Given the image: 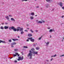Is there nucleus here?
<instances>
[{
	"label": "nucleus",
	"mask_w": 64,
	"mask_h": 64,
	"mask_svg": "<svg viewBox=\"0 0 64 64\" xmlns=\"http://www.w3.org/2000/svg\"><path fill=\"white\" fill-rule=\"evenodd\" d=\"M32 52L31 50H30V53L27 56L28 57H30V59H32Z\"/></svg>",
	"instance_id": "obj_1"
},
{
	"label": "nucleus",
	"mask_w": 64,
	"mask_h": 64,
	"mask_svg": "<svg viewBox=\"0 0 64 64\" xmlns=\"http://www.w3.org/2000/svg\"><path fill=\"white\" fill-rule=\"evenodd\" d=\"M17 28H16V29L17 31H21L23 30V28H21L20 27H18Z\"/></svg>",
	"instance_id": "obj_2"
},
{
	"label": "nucleus",
	"mask_w": 64,
	"mask_h": 64,
	"mask_svg": "<svg viewBox=\"0 0 64 64\" xmlns=\"http://www.w3.org/2000/svg\"><path fill=\"white\" fill-rule=\"evenodd\" d=\"M23 59H24V58L23 56H22V57H18V61L22 60H23Z\"/></svg>",
	"instance_id": "obj_3"
},
{
	"label": "nucleus",
	"mask_w": 64,
	"mask_h": 64,
	"mask_svg": "<svg viewBox=\"0 0 64 64\" xmlns=\"http://www.w3.org/2000/svg\"><path fill=\"white\" fill-rule=\"evenodd\" d=\"M1 43H6V42L5 41H3L0 40V44Z\"/></svg>",
	"instance_id": "obj_4"
},
{
	"label": "nucleus",
	"mask_w": 64,
	"mask_h": 64,
	"mask_svg": "<svg viewBox=\"0 0 64 64\" xmlns=\"http://www.w3.org/2000/svg\"><path fill=\"white\" fill-rule=\"evenodd\" d=\"M32 52L33 54H36V55H38V52H35V51H34Z\"/></svg>",
	"instance_id": "obj_5"
},
{
	"label": "nucleus",
	"mask_w": 64,
	"mask_h": 64,
	"mask_svg": "<svg viewBox=\"0 0 64 64\" xmlns=\"http://www.w3.org/2000/svg\"><path fill=\"white\" fill-rule=\"evenodd\" d=\"M59 5H60V7H62L63 6V4H62V2H60L59 4Z\"/></svg>",
	"instance_id": "obj_6"
},
{
	"label": "nucleus",
	"mask_w": 64,
	"mask_h": 64,
	"mask_svg": "<svg viewBox=\"0 0 64 64\" xmlns=\"http://www.w3.org/2000/svg\"><path fill=\"white\" fill-rule=\"evenodd\" d=\"M4 29H8L9 28V27L8 26H5L4 27Z\"/></svg>",
	"instance_id": "obj_7"
},
{
	"label": "nucleus",
	"mask_w": 64,
	"mask_h": 64,
	"mask_svg": "<svg viewBox=\"0 0 64 64\" xmlns=\"http://www.w3.org/2000/svg\"><path fill=\"white\" fill-rule=\"evenodd\" d=\"M30 15H32V16H34V13L32 12L30 14H29Z\"/></svg>",
	"instance_id": "obj_8"
},
{
	"label": "nucleus",
	"mask_w": 64,
	"mask_h": 64,
	"mask_svg": "<svg viewBox=\"0 0 64 64\" xmlns=\"http://www.w3.org/2000/svg\"><path fill=\"white\" fill-rule=\"evenodd\" d=\"M14 26H12L10 27H9V29H10V30H11L12 29H14Z\"/></svg>",
	"instance_id": "obj_9"
},
{
	"label": "nucleus",
	"mask_w": 64,
	"mask_h": 64,
	"mask_svg": "<svg viewBox=\"0 0 64 64\" xmlns=\"http://www.w3.org/2000/svg\"><path fill=\"white\" fill-rule=\"evenodd\" d=\"M53 31H54V29H50L49 31V32H50V33L52 32H53Z\"/></svg>",
	"instance_id": "obj_10"
},
{
	"label": "nucleus",
	"mask_w": 64,
	"mask_h": 64,
	"mask_svg": "<svg viewBox=\"0 0 64 64\" xmlns=\"http://www.w3.org/2000/svg\"><path fill=\"white\" fill-rule=\"evenodd\" d=\"M12 30H13V31H16L17 30V29H16V28H15L14 27V29H13Z\"/></svg>",
	"instance_id": "obj_11"
},
{
	"label": "nucleus",
	"mask_w": 64,
	"mask_h": 64,
	"mask_svg": "<svg viewBox=\"0 0 64 64\" xmlns=\"http://www.w3.org/2000/svg\"><path fill=\"white\" fill-rule=\"evenodd\" d=\"M5 18H6L8 20H9V16H6L5 17Z\"/></svg>",
	"instance_id": "obj_12"
},
{
	"label": "nucleus",
	"mask_w": 64,
	"mask_h": 64,
	"mask_svg": "<svg viewBox=\"0 0 64 64\" xmlns=\"http://www.w3.org/2000/svg\"><path fill=\"white\" fill-rule=\"evenodd\" d=\"M16 43L15 42H13L11 44V45H15Z\"/></svg>",
	"instance_id": "obj_13"
},
{
	"label": "nucleus",
	"mask_w": 64,
	"mask_h": 64,
	"mask_svg": "<svg viewBox=\"0 0 64 64\" xmlns=\"http://www.w3.org/2000/svg\"><path fill=\"white\" fill-rule=\"evenodd\" d=\"M10 20L12 21H14V22H15V20L13 18H11L10 19Z\"/></svg>",
	"instance_id": "obj_14"
},
{
	"label": "nucleus",
	"mask_w": 64,
	"mask_h": 64,
	"mask_svg": "<svg viewBox=\"0 0 64 64\" xmlns=\"http://www.w3.org/2000/svg\"><path fill=\"white\" fill-rule=\"evenodd\" d=\"M34 40H35L34 39H32V38L31 40H30L32 42H34Z\"/></svg>",
	"instance_id": "obj_15"
},
{
	"label": "nucleus",
	"mask_w": 64,
	"mask_h": 64,
	"mask_svg": "<svg viewBox=\"0 0 64 64\" xmlns=\"http://www.w3.org/2000/svg\"><path fill=\"white\" fill-rule=\"evenodd\" d=\"M28 36L29 37H31L32 36V35L31 34H28Z\"/></svg>",
	"instance_id": "obj_16"
},
{
	"label": "nucleus",
	"mask_w": 64,
	"mask_h": 64,
	"mask_svg": "<svg viewBox=\"0 0 64 64\" xmlns=\"http://www.w3.org/2000/svg\"><path fill=\"white\" fill-rule=\"evenodd\" d=\"M49 43H50V42H45V43L46 44V45L47 46H48V45L49 44Z\"/></svg>",
	"instance_id": "obj_17"
},
{
	"label": "nucleus",
	"mask_w": 64,
	"mask_h": 64,
	"mask_svg": "<svg viewBox=\"0 0 64 64\" xmlns=\"http://www.w3.org/2000/svg\"><path fill=\"white\" fill-rule=\"evenodd\" d=\"M30 19L32 20V19H34V17H33V16H30Z\"/></svg>",
	"instance_id": "obj_18"
},
{
	"label": "nucleus",
	"mask_w": 64,
	"mask_h": 64,
	"mask_svg": "<svg viewBox=\"0 0 64 64\" xmlns=\"http://www.w3.org/2000/svg\"><path fill=\"white\" fill-rule=\"evenodd\" d=\"M13 56L14 58V57H16V56H17V54H13Z\"/></svg>",
	"instance_id": "obj_19"
},
{
	"label": "nucleus",
	"mask_w": 64,
	"mask_h": 64,
	"mask_svg": "<svg viewBox=\"0 0 64 64\" xmlns=\"http://www.w3.org/2000/svg\"><path fill=\"white\" fill-rule=\"evenodd\" d=\"M12 40H13V41H16V40H17V39H14L13 38H12Z\"/></svg>",
	"instance_id": "obj_20"
},
{
	"label": "nucleus",
	"mask_w": 64,
	"mask_h": 64,
	"mask_svg": "<svg viewBox=\"0 0 64 64\" xmlns=\"http://www.w3.org/2000/svg\"><path fill=\"white\" fill-rule=\"evenodd\" d=\"M47 2H49V1H52L53 0H46Z\"/></svg>",
	"instance_id": "obj_21"
},
{
	"label": "nucleus",
	"mask_w": 64,
	"mask_h": 64,
	"mask_svg": "<svg viewBox=\"0 0 64 64\" xmlns=\"http://www.w3.org/2000/svg\"><path fill=\"white\" fill-rule=\"evenodd\" d=\"M36 50H39V49H40V48H39V47H36Z\"/></svg>",
	"instance_id": "obj_22"
},
{
	"label": "nucleus",
	"mask_w": 64,
	"mask_h": 64,
	"mask_svg": "<svg viewBox=\"0 0 64 64\" xmlns=\"http://www.w3.org/2000/svg\"><path fill=\"white\" fill-rule=\"evenodd\" d=\"M56 56H57V55H56V54H55L54 56H52L51 57H56Z\"/></svg>",
	"instance_id": "obj_23"
},
{
	"label": "nucleus",
	"mask_w": 64,
	"mask_h": 64,
	"mask_svg": "<svg viewBox=\"0 0 64 64\" xmlns=\"http://www.w3.org/2000/svg\"><path fill=\"white\" fill-rule=\"evenodd\" d=\"M38 23H42V22L40 21L38 22Z\"/></svg>",
	"instance_id": "obj_24"
},
{
	"label": "nucleus",
	"mask_w": 64,
	"mask_h": 64,
	"mask_svg": "<svg viewBox=\"0 0 64 64\" xmlns=\"http://www.w3.org/2000/svg\"><path fill=\"white\" fill-rule=\"evenodd\" d=\"M46 8H48V7H49V5L48 4H46Z\"/></svg>",
	"instance_id": "obj_25"
},
{
	"label": "nucleus",
	"mask_w": 64,
	"mask_h": 64,
	"mask_svg": "<svg viewBox=\"0 0 64 64\" xmlns=\"http://www.w3.org/2000/svg\"><path fill=\"white\" fill-rule=\"evenodd\" d=\"M16 56L17 55L18 56H19L20 55V54H18V53H16Z\"/></svg>",
	"instance_id": "obj_26"
},
{
	"label": "nucleus",
	"mask_w": 64,
	"mask_h": 64,
	"mask_svg": "<svg viewBox=\"0 0 64 64\" xmlns=\"http://www.w3.org/2000/svg\"><path fill=\"white\" fill-rule=\"evenodd\" d=\"M24 32L23 31H22L21 32V34H24Z\"/></svg>",
	"instance_id": "obj_27"
},
{
	"label": "nucleus",
	"mask_w": 64,
	"mask_h": 64,
	"mask_svg": "<svg viewBox=\"0 0 64 64\" xmlns=\"http://www.w3.org/2000/svg\"><path fill=\"white\" fill-rule=\"evenodd\" d=\"M0 29H4V28L2 26L0 27Z\"/></svg>",
	"instance_id": "obj_28"
},
{
	"label": "nucleus",
	"mask_w": 64,
	"mask_h": 64,
	"mask_svg": "<svg viewBox=\"0 0 64 64\" xmlns=\"http://www.w3.org/2000/svg\"><path fill=\"white\" fill-rule=\"evenodd\" d=\"M29 1V0H22V1Z\"/></svg>",
	"instance_id": "obj_29"
},
{
	"label": "nucleus",
	"mask_w": 64,
	"mask_h": 64,
	"mask_svg": "<svg viewBox=\"0 0 64 64\" xmlns=\"http://www.w3.org/2000/svg\"><path fill=\"white\" fill-rule=\"evenodd\" d=\"M8 42H9L10 43L11 42H12V40H9Z\"/></svg>",
	"instance_id": "obj_30"
},
{
	"label": "nucleus",
	"mask_w": 64,
	"mask_h": 64,
	"mask_svg": "<svg viewBox=\"0 0 64 64\" xmlns=\"http://www.w3.org/2000/svg\"><path fill=\"white\" fill-rule=\"evenodd\" d=\"M31 50H32V51H33V52H34L33 51L34 50V48H32V49H31Z\"/></svg>",
	"instance_id": "obj_31"
},
{
	"label": "nucleus",
	"mask_w": 64,
	"mask_h": 64,
	"mask_svg": "<svg viewBox=\"0 0 64 64\" xmlns=\"http://www.w3.org/2000/svg\"><path fill=\"white\" fill-rule=\"evenodd\" d=\"M24 48H28V47L27 46H23Z\"/></svg>",
	"instance_id": "obj_32"
},
{
	"label": "nucleus",
	"mask_w": 64,
	"mask_h": 64,
	"mask_svg": "<svg viewBox=\"0 0 64 64\" xmlns=\"http://www.w3.org/2000/svg\"><path fill=\"white\" fill-rule=\"evenodd\" d=\"M32 38H28V39H30V40Z\"/></svg>",
	"instance_id": "obj_33"
},
{
	"label": "nucleus",
	"mask_w": 64,
	"mask_h": 64,
	"mask_svg": "<svg viewBox=\"0 0 64 64\" xmlns=\"http://www.w3.org/2000/svg\"><path fill=\"white\" fill-rule=\"evenodd\" d=\"M42 37V36H41V37H40L39 38V40H41V38Z\"/></svg>",
	"instance_id": "obj_34"
},
{
	"label": "nucleus",
	"mask_w": 64,
	"mask_h": 64,
	"mask_svg": "<svg viewBox=\"0 0 64 64\" xmlns=\"http://www.w3.org/2000/svg\"><path fill=\"white\" fill-rule=\"evenodd\" d=\"M11 47L12 48H13L14 47V46L12 45H11Z\"/></svg>",
	"instance_id": "obj_35"
},
{
	"label": "nucleus",
	"mask_w": 64,
	"mask_h": 64,
	"mask_svg": "<svg viewBox=\"0 0 64 64\" xmlns=\"http://www.w3.org/2000/svg\"><path fill=\"white\" fill-rule=\"evenodd\" d=\"M30 31L32 33H33V32H34L32 30H30Z\"/></svg>",
	"instance_id": "obj_36"
},
{
	"label": "nucleus",
	"mask_w": 64,
	"mask_h": 64,
	"mask_svg": "<svg viewBox=\"0 0 64 64\" xmlns=\"http://www.w3.org/2000/svg\"><path fill=\"white\" fill-rule=\"evenodd\" d=\"M14 51H17L18 50H17V49H15L14 50Z\"/></svg>",
	"instance_id": "obj_37"
},
{
	"label": "nucleus",
	"mask_w": 64,
	"mask_h": 64,
	"mask_svg": "<svg viewBox=\"0 0 64 64\" xmlns=\"http://www.w3.org/2000/svg\"><path fill=\"white\" fill-rule=\"evenodd\" d=\"M63 56H64V54L60 56V57H62Z\"/></svg>",
	"instance_id": "obj_38"
},
{
	"label": "nucleus",
	"mask_w": 64,
	"mask_h": 64,
	"mask_svg": "<svg viewBox=\"0 0 64 64\" xmlns=\"http://www.w3.org/2000/svg\"><path fill=\"white\" fill-rule=\"evenodd\" d=\"M46 62H49V60H46Z\"/></svg>",
	"instance_id": "obj_39"
},
{
	"label": "nucleus",
	"mask_w": 64,
	"mask_h": 64,
	"mask_svg": "<svg viewBox=\"0 0 64 64\" xmlns=\"http://www.w3.org/2000/svg\"><path fill=\"white\" fill-rule=\"evenodd\" d=\"M8 16L9 17H12V16L11 15H9Z\"/></svg>",
	"instance_id": "obj_40"
},
{
	"label": "nucleus",
	"mask_w": 64,
	"mask_h": 64,
	"mask_svg": "<svg viewBox=\"0 0 64 64\" xmlns=\"http://www.w3.org/2000/svg\"><path fill=\"white\" fill-rule=\"evenodd\" d=\"M61 18H63V17H64V16H61Z\"/></svg>",
	"instance_id": "obj_41"
},
{
	"label": "nucleus",
	"mask_w": 64,
	"mask_h": 64,
	"mask_svg": "<svg viewBox=\"0 0 64 64\" xmlns=\"http://www.w3.org/2000/svg\"><path fill=\"white\" fill-rule=\"evenodd\" d=\"M53 58H52L51 59H50V61H52L53 60Z\"/></svg>",
	"instance_id": "obj_42"
},
{
	"label": "nucleus",
	"mask_w": 64,
	"mask_h": 64,
	"mask_svg": "<svg viewBox=\"0 0 64 64\" xmlns=\"http://www.w3.org/2000/svg\"><path fill=\"white\" fill-rule=\"evenodd\" d=\"M36 8H39V6H36Z\"/></svg>",
	"instance_id": "obj_43"
},
{
	"label": "nucleus",
	"mask_w": 64,
	"mask_h": 64,
	"mask_svg": "<svg viewBox=\"0 0 64 64\" xmlns=\"http://www.w3.org/2000/svg\"><path fill=\"white\" fill-rule=\"evenodd\" d=\"M35 31H36V32H38V30H35Z\"/></svg>",
	"instance_id": "obj_44"
},
{
	"label": "nucleus",
	"mask_w": 64,
	"mask_h": 64,
	"mask_svg": "<svg viewBox=\"0 0 64 64\" xmlns=\"http://www.w3.org/2000/svg\"><path fill=\"white\" fill-rule=\"evenodd\" d=\"M26 41H27V42H28V41H29V39H28L26 40Z\"/></svg>",
	"instance_id": "obj_45"
},
{
	"label": "nucleus",
	"mask_w": 64,
	"mask_h": 64,
	"mask_svg": "<svg viewBox=\"0 0 64 64\" xmlns=\"http://www.w3.org/2000/svg\"><path fill=\"white\" fill-rule=\"evenodd\" d=\"M24 31H26V32H28V30H24Z\"/></svg>",
	"instance_id": "obj_46"
},
{
	"label": "nucleus",
	"mask_w": 64,
	"mask_h": 64,
	"mask_svg": "<svg viewBox=\"0 0 64 64\" xmlns=\"http://www.w3.org/2000/svg\"><path fill=\"white\" fill-rule=\"evenodd\" d=\"M47 28L48 29H50V27L48 28Z\"/></svg>",
	"instance_id": "obj_47"
},
{
	"label": "nucleus",
	"mask_w": 64,
	"mask_h": 64,
	"mask_svg": "<svg viewBox=\"0 0 64 64\" xmlns=\"http://www.w3.org/2000/svg\"><path fill=\"white\" fill-rule=\"evenodd\" d=\"M8 23H5V24H6V25H8Z\"/></svg>",
	"instance_id": "obj_48"
},
{
	"label": "nucleus",
	"mask_w": 64,
	"mask_h": 64,
	"mask_svg": "<svg viewBox=\"0 0 64 64\" xmlns=\"http://www.w3.org/2000/svg\"><path fill=\"white\" fill-rule=\"evenodd\" d=\"M17 62V60H15L14 61V62Z\"/></svg>",
	"instance_id": "obj_49"
},
{
	"label": "nucleus",
	"mask_w": 64,
	"mask_h": 64,
	"mask_svg": "<svg viewBox=\"0 0 64 64\" xmlns=\"http://www.w3.org/2000/svg\"><path fill=\"white\" fill-rule=\"evenodd\" d=\"M4 23H2V25H4Z\"/></svg>",
	"instance_id": "obj_50"
},
{
	"label": "nucleus",
	"mask_w": 64,
	"mask_h": 64,
	"mask_svg": "<svg viewBox=\"0 0 64 64\" xmlns=\"http://www.w3.org/2000/svg\"><path fill=\"white\" fill-rule=\"evenodd\" d=\"M42 22H43V23H45V21L44 20H42Z\"/></svg>",
	"instance_id": "obj_51"
},
{
	"label": "nucleus",
	"mask_w": 64,
	"mask_h": 64,
	"mask_svg": "<svg viewBox=\"0 0 64 64\" xmlns=\"http://www.w3.org/2000/svg\"><path fill=\"white\" fill-rule=\"evenodd\" d=\"M62 8L63 9H64V7H62Z\"/></svg>",
	"instance_id": "obj_52"
},
{
	"label": "nucleus",
	"mask_w": 64,
	"mask_h": 64,
	"mask_svg": "<svg viewBox=\"0 0 64 64\" xmlns=\"http://www.w3.org/2000/svg\"><path fill=\"white\" fill-rule=\"evenodd\" d=\"M52 11H54V9H52Z\"/></svg>",
	"instance_id": "obj_53"
},
{
	"label": "nucleus",
	"mask_w": 64,
	"mask_h": 64,
	"mask_svg": "<svg viewBox=\"0 0 64 64\" xmlns=\"http://www.w3.org/2000/svg\"><path fill=\"white\" fill-rule=\"evenodd\" d=\"M2 4H4V2H3L2 3Z\"/></svg>",
	"instance_id": "obj_54"
},
{
	"label": "nucleus",
	"mask_w": 64,
	"mask_h": 64,
	"mask_svg": "<svg viewBox=\"0 0 64 64\" xmlns=\"http://www.w3.org/2000/svg\"><path fill=\"white\" fill-rule=\"evenodd\" d=\"M10 59H12V58H13V57H12L11 58H10Z\"/></svg>",
	"instance_id": "obj_55"
},
{
	"label": "nucleus",
	"mask_w": 64,
	"mask_h": 64,
	"mask_svg": "<svg viewBox=\"0 0 64 64\" xmlns=\"http://www.w3.org/2000/svg\"><path fill=\"white\" fill-rule=\"evenodd\" d=\"M18 38H20V36H18Z\"/></svg>",
	"instance_id": "obj_56"
},
{
	"label": "nucleus",
	"mask_w": 64,
	"mask_h": 64,
	"mask_svg": "<svg viewBox=\"0 0 64 64\" xmlns=\"http://www.w3.org/2000/svg\"><path fill=\"white\" fill-rule=\"evenodd\" d=\"M27 29H29V28H27Z\"/></svg>",
	"instance_id": "obj_57"
},
{
	"label": "nucleus",
	"mask_w": 64,
	"mask_h": 64,
	"mask_svg": "<svg viewBox=\"0 0 64 64\" xmlns=\"http://www.w3.org/2000/svg\"><path fill=\"white\" fill-rule=\"evenodd\" d=\"M21 53L22 54V55H23V54H22L23 53V52H22Z\"/></svg>",
	"instance_id": "obj_58"
},
{
	"label": "nucleus",
	"mask_w": 64,
	"mask_h": 64,
	"mask_svg": "<svg viewBox=\"0 0 64 64\" xmlns=\"http://www.w3.org/2000/svg\"><path fill=\"white\" fill-rule=\"evenodd\" d=\"M35 16H37V15H36Z\"/></svg>",
	"instance_id": "obj_59"
},
{
	"label": "nucleus",
	"mask_w": 64,
	"mask_h": 64,
	"mask_svg": "<svg viewBox=\"0 0 64 64\" xmlns=\"http://www.w3.org/2000/svg\"><path fill=\"white\" fill-rule=\"evenodd\" d=\"M36 22H38V20H36Z\"/></svg>",
	"instance_id": "obj_60"
},
{
	"label": "nucleus",
	"mask_w": 64,
	"mask_h": 64,
	"mask_svg": "<svg viewBox=\"0 0 64 64\" xmlns=\"http://www.w3.org/2000/svg\"><path fill=\"white\" fill-rule=\"evenodd\" d=\"M50 38H51V36H50Z\"/></svg>",
	"instance_id": "obj_61"
},
{
	"label": "nucleus",
	"mask_w": 64,
	"mask_h": 64,
	"mask_svg": "<svg viewBox=\"0 0 64 64\" xmlns=\"http://www.w3.org/2000/svg\"><path fill=\"white\" fill-rule=\"evenodd\" d=\"M63 41V40H62V41Z\"/></svg>",
	"instance_id": "obj_62"
},
{
	"label": "nucleus",
	"mask_w": 64,
	"mask_h": 64,
	"mask_svg": "<svg viewBox=\"0 0 64 64\" xmlns=\"http://www.w3.org/2000/svg\"><path fill=\"white\" fill-rule=\"evenodd\" d=\"M35 1H36L37 0H34Z\"/></svg>",
	"instance_id": "obj_63"
},
{
	"label": "nucleus",
	"mask_w": 64,
	"mask_h": 64,
	"mask_svg": "<svg viewBox=\"0 0 64 64\" xmlns=\"http://www.w3.org/2000/svg\"><path fill=\"white\" fill-rule=\"evenodd\" d=\"M27 26H28V25H27Z\"/></svg>",
	"instance_id": "obj_64"
}]
</instances>
